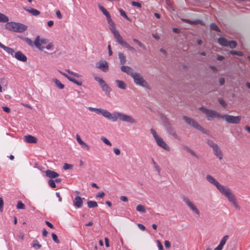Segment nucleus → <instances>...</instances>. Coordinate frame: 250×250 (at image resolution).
<instances>
[{
    "label": "nucleus",
    "mask_w": 250,
    "mask_h": 250,
    "mask_svg": "<svg viewBox=\"0 0 250 250\" xmlns=\"http://www.w3.org/2000/svg\"><path fill=\"white\" fill-rule=\"evenodd\" d=\"M52 81L56 84L58 88L62 89L64 88V85L61 83V82L56 78L52 79Z\"/></svg>",
    "instance_id": "30"
},
{
    "label": "nucleus",
    "mask_w": 250,
    "mask_h": 250,
    "mask_svg": "<svg viewBox=\"0 0 250 250\" xmlns=\"http://www.w3.org/2000/svg\"><path fill=\"white\" fill-rule=\"evenodd\" d=\"M120 199L123 202H127L128 201V198L127 197L125 196H121L120 197Z\"/></svg>",
    "instance_id": "62"
},
{
    "label": "nucleus",
    "mask_w": 250,
    "mask_h": 250,
    "mask_svg": "<svg viewBox=\"0 0 250 250\" xmlns=\"http://www.w3.org/2000/svg\"><path fill=\"white\" fill-rule=\"evenodd\" d=\"M99 8L100 10L102 12L103 14L106 17L107 16L109 15V12L106 10V9L102 5H99Z\"/></svg>",
    "instance_id": "34"
},
{
    "label": "nucleus",
    "mask_w": 250,
    "mask_h": 250,
    "mask_svg": "<svg viewBox=\"0 0 250 250\" xmlns=\"http://www.w3.org/2000/svg\"><path fill=\"white\" fill-rule=\"evenodd\" d=\"M157 243L159 250H163L164 248L161 242L159 240H157Z\"/></svg>",
    "instance_id": "54"
},
{
    "label": "nucleus",
    "mask_w": 250,
    "mask_h": 250,
    "mask_svg": "<svg viewBox=\"0 0 250 250\" xmlns=\"http://www.w3.org/2000/svg\"><path fill=\"white\" fill-rule=\"evenodd\" d=\"M48 42V40L45 38L40 39V36H37L34 41V45L40 50H43L44 47L42 46V44H46Z\"/></svg>",
    "instance_id": "14"
},
{
    "label": "nucleus",
    "mask_w": 250,
    "mask_h": 250,
    "mask_svg": "<svg viewBox=\"0 0 250 250\" xmlns=\"http://www.w3.org/2000/svg\"><path fill=\"white\" fill-rule=\"evenodd\" d=\"M136 210L140 212L144 213L146 211V207L142 205H139L136 207Z\"/></svg>",
    "instance_id": "32"
},
{
    "label": "nucleus",
    "mask_w": 250,
    "mask_h": 250,
    "mask_svg": "<svg viewBox=\"0 0 250 250\" xmlns=\"http://www.w3.org/2000/svg\"><path fill=\"white\" fill-rule=\"evenodd\" d=\"M150 132L152 134L155 140L160 137L158 136L157 132L153 129H150Z\"/></svg>",
    "instance_id": "47"
},
{
    "label": "nucleus",
    "mask_w": 250,
    "mask_h": 250,
    "mask_svg": "<svg viewBox=\"0 0 250 250\" xmlns=\"http://www.w3.org/2000/svg\"><path fill=\"white\" fill-rule=\"evenodd\" d=\"M109 29L112 33L114 34L115 39L116 42L122 45L123 46L127 48L128 50L131 51H135V49L134 47L131 46L128 43L125 42L123 39L119 32L116 30L114 23H112L109 24Z\"/></svg>",
    "instance_id": "2"
},
{
    "label": "nucleus",
    "mask_w": 250,
    "mask_h": 250,
    "mask_svg": "<svg viewBox=\"0 0 250 250\" xmlns=\"http://www.w3.org/2000/svg\"><path fill=\"white\" fill-rule=\"evenodd\" d=\"M206 179L209 183L214 185L222 194L225 193V192L229 188L227 187L221 185L219 182L210 175L208 174L206 176Z\"/></svg>",
    "instance_id": "5"
},
{
    "label": "nucleus",
    "mask_w": 250,
    "mask_h": 250,
    "mask_svg": "<svg viewBox=\"0 0 250 250\" xmlns=\"http://www.w3.org/2000/svg\"><path fill=\"white\" fill-rule=\"evenodd\" d=\"M119 12H120V13L121 14V15L122 16H123L124 18H125L126 20H128V21H130V19L129 18H128V17L127 16V15L126 14L125 12V11L122 9H120L119 10Z\"/></svg>",
    "instance_id": "42"
},
{
    "label": "nucleus",
    "mask_w": 250,
    "mask_h": 250,
    "mask_svg": "<svg viewBox=\"0 0 250 250\" xmlns=\"http://www.w3.org/2000/svg\"><path fill=\"white\" fill-rule=\"evenodd\" d=\"M228 238H229L228 235L224 236L223 237V238L221 239V240L220 242V244L219 245L223 247L225 245V244H226L227 241L228 240Z\"/></svg>",
    "instance_id": "38"
},
{
    "label": "nucleus",
    "mask_w": 250,
    "mask_h": 250,
    "mask_svg": "<svg viewBox=\"0 0 250 250\" xmlns=\"http://www.w3.org/2000/svg\"><path fill=\"white\" fill-rule=\"evenodd\" d=\"M3 110L6 113H9L10 112V109L8 107L3 106L2 107Z\"/></svg>",
    "instance_id": "63"
},
{
    "label": "nucleus",
    "mask_w": 250,
    "mask_h": 250,
    "mask_svg": "<svg viewBox=\"0 0 250 250\" xmlns=\"http://www.w3.org/2000/svg\"><path fill=\"white\" fill-rule=\"evenodd\" d=\"M191 155L193 156L196 157V158H198V155L195 153L194 151H193L192 150H191V151L189 152Z\"/></svg>",
    "instance_id": "64"
},
{
    "label": "nucleus",
    "mask_w": 250,
    "mask_h": 250,
    "mask_svg": "<svg viewBox=\"0 0 250 250\" xmlns=\"http://www.w3.org/2000/svg\"><path fill=\"white\" fill-rule=\"evenodd\" d=\"M219 82L220 85H223L225 84V80L224 78H221L219 80Z\"/></svg>",
    "instance_id": "58"
},
{
    "label": "nucleus",
    "mask_w": 250,
    "mask_h": 250,
    "mask_svg": "<svg viewBox=\"0 0 250 250\" xmlns=\"http://www.w3.org/2000/svg\"><path fill=\"white\" fill-rule=\"evenodd\" d=\"M104 195H105L104 192H99L97 194L96 198H99V197L103 198Z\"/></svg>",
    "instance_id": "55"
},
{
    "label": "nucleus",
    "mask_w": 250,
    "mask_h": 250,
    "mask_svg": "<svg viewBox=\"0 0 250 250\" xmlns=\"http://www.w3.org/2000/svg\"><path fill=\"white\" fill-rule=\"evenodd\" d=\"M113 151L115 153V154L117 155H119L120 154V150L118 148H114L113 149Z\"/></svg>",
    "instance_id": "60"
},
{
    "label": "nucleus",
    "mask_w": 250,
    "mask_h": 250,
    "mask_svg": "<svg viewBox=\"0 0 250 250\" xmlns=\"http://www.w3.org/2000/svg\"><path fill=\"white\" fill-rule=\"evenodd\" d=\"M56 16L59 19H61L62 18L61 13L59 10L56 11Z\"/></svg>",
    "instance_id": "61"
},
{
    "label": "nucleus",
    "mask_w": 250,
    "mask_h": 250,
    "mask_svg": "<svg viewBox=\"0 0 250 250\" xmlns=\"http://www.w3.org/2000/svg\"><path fill=\"white\" fill-rule=\"evenodd\" d=\"M59 71L61 74H62L63 76H64L65 78H66L70 82H71L79 86L82 85V82L77 81V80H76L75 78L68 75L66 73H65L59 70Z\"/></svg>",
    "instance_id": "17"
},
{
    "label": "nucleus",
    "mask_w": 250,
    "mask_h": 250,
    "mask_svg": "<svg viewBox=\"0 0 250 250\" xmlns=\"http://www.w3.org/2000/svg\"><path fill=\"white\" fill-rule=\"evenodd\" d=\"M218 42L223 46H227L228 41L224 37H220L218 39Z\"/></svg>",
    "instance_id": "27"
},
{
    "label": "nucleus",
    "mask_w": 250,
    "mask_h": 250,
    "mask_svg": "<svg viewBox=\"0 0 250 250\" xmlns=\"http://www.w3.org/2000/svg\"><path fill=\"white\" fill-rule=\"evenodd\" d=\"M229 53L231 55H237L238 56H242L243 55V53L241 51H239L231 50L230 51Z\"/></svg>",
    "instance_id": "39"
},
{
    "label": "nucleus",
    "mask_w": 250,
    "mask_h": 250,
    "mask_svg": "<svg viewBox=\"0 0 250 250\" xmlns=\"http://www.w3.org/2000/svg\"><path fill=\"white\" fill-rule=\"evenodd\" d=\"M52 237L54 241L56 243L58 244L60 243V241L56 234H55L54 233H52Z\"/></svg>",
    "instance_id": "50"
},
{
    "label": "nucleus",
    "mask_w": 250,
    "mask_h": 250,
    "mask_svg": "<svg viewBox=\"0 0 250 250\" xmlns=\"http://www.w3.org/2000/svg\"><path fill=\"white\" fill-rule=\"evenodd\" d=\"M23 141L27 143L35 144L37 142V139L31 135L24 136Z\"/></svg>",
    "instance_id": "19"
},
{
    "label": "nucleus",
    "mask_w": 250,
    "mask_h": 250,
    "mask_svg": "<svg viewBox=\"0 0 250 250\" xmlns=\"http://www.w3.org/2000/svg\"><path fill=\"white\" fill-rule=\"evenodd\" d=\"M191 24H194V25H197V24H201V25H204V22L202 20H196L195 21H191Z\"/></svg>",
    "instance_id": "43"
},
{
    "label": "nucleus",
    "mask_w": 250,
    "mask_h": 250,
    "mask_svg": "<svg viewBox=\"0 0 250 250\" xmlns=\"http://www.w3.org/2000/svg\"><path fill=\"white\" fill-rule=\"evenodd\" d=\"M218 102L219 104L224 107H226L227 105L225 101L222 98H219Z\"/></svg>",
    "instance_id": "46"
},
{
    "label": "nucleus",
    "mask_w": 250,
    "mask_h": 250,
    "mask_svg": "<svg viewBox=\"0 0 250 250\" xmlns=\"http://www.w3.org/2000/svg\"><path fill=\"white\" fill-rule=\"evenodd\" d=\"M222 195L227 197L229 201L231 202L236 209H240L239 206L236 203L235 196L229 188Z\"/></svg>",
    "instance_id": "10"
},
{
    "label": "nucleus",
    "mask_w": 250,
    "mask_h": 250,
    "mask_svg": "<svg viewBox=\"0 0 250 250\" xmlns=\"http://www.w3.org/2000/svg\"><path fill=\"white\" fill-rule=\"evenodd\" d=\"M13 57H15L16 59L22 62H25L27 61V57L26 56L23 54L21 51L17 52Z\"/></svg>",
    "instance_id": "18"
},
{
    "label": "nucleus",
    "mask_w": 250,
    "mask_h": 250,
    "mask_svg": "<svg viewBox=\"0 0 250 250\" xmlns=\"http://www.w3.org/2000/svg\"><path fill=\"white\" fill-rule=\"evenodd\" d=\"M73 204L77 208H81L83 204V199L79 196H76L73 201Z\"/></svg>",
    "instance_id": "22"
},
{
    "label": "nucleus",
    "mask_w": 250,
    "mask_h": 250,
    "mask_svg": "<svg viewBox=\"0 0 250 250\" xmlns=\"http://www.w3.org/2000/svg\"><path fill=\"white\" fill-rule=\"evenodd\" d=\"M106 20H107V23H108V24H111V23H113V22H114L113 21H112V19H111V17H110V14H109V15L107 16L106 17Z\"/></svg>",
    "instance_id": "53"
},
{
    "label": "nucleus",
    "mask_w": 250,
    "mask_h": 250,
    "mask_svg": "<svg viewBox=\"0 0 250 250\" xmlns=\"http://www.w3.org/2000/svg\"><path fill=\"white\" fill-rule=\"evenodd\" d=\"M76 139L78 143L81 146L83 149H84L87 151L89 150V146L81 139L80 136L78 134L76 135Z\"/></svg>",
    "instance_id": "21"
},
{
    "label": "nucleus",
    "mask_w": 250,
    "mask_h": 250,
    "mask_svg": "<svg viewBox=\"0 0 250 250\" xmlns=\"http://www.w3.org/2000/svg\"><path fill=\"white\" fill-rule=\"evenodd\" d=\"M182 199L183 201L190 208L191 210L194 212L196 214H200V212L199 210L197 209V208L193 204V203L192 201H191L188 197L183 195L182 196Z\"/></svg>",
    "instance_id": "13"
},
{
    "label": "nucleus",
    "mask_w": 250,
    "mask_h": 250,
    "mask_svg": "<svg viewBox=\"0 0 250 250\" xmlns=\"http://www.w3.org/2000/svg\"><path fill=\"white\" fill-rule=\"evenodd\" d=\"M94 79L95 81L99 83L102 90L104 91L107 95H109L111 90L110 86H109L102 78L98 77H95Z\"/></svg>",
    "instance_id": "12"
},
{
    "label": "nucleus",
    "mask_w": 250,
    "mask_h": 250,
    "mask_svg": "<svg viewBox=\"0 0 250 250\" xmlns=\"http://www.w3.org/2000/svg\"><path fill=\"white\" fill-rule=\"evenodd\" d=\"M138 228L142 230L145 231L146 230V227L142 224H138Z\"/></svg>",
    "instance_id": "57"
},
{
    "label": "nucleus",
    "mask_w": 250,
    "mask_h": 250,
    "mask_svg": "<svg viewBox=\"0 0 250 250\" xmlns=\"http://www.w3.org/2000/svg\"><path fill=\"white\" fill-rule=\"evenodd\" d=\"M210 29L212 30H214L218 32H220V30L215 23H212L210 25Z\"/></svg>",
    "instance_id": "35"
},
{
    "label": "nucleus",
    "mask_w": 250,
    "mask_h": 250,
    "mask_svg": "<svg viewBox=\"0 0 250 250\" xmlns=\"http://www.w3.org/2000/svg\"><path fill=\"white\" fill-rule=\"evenodd\" d=\"M164 244H165V246L166 248L167 249H169L171 246L170 242L167 240H166L165 241Z\"/></svg>",
    "instance_id": "56"
},
{
    "label": "nucleus",
    "mask_w": 250,
    "mask_h": 250,
    "mask_svg": "<svg viewBox=\"0 0 250 250\" xmlns=\"http://www.w3.org/2000/svg\"><path fill=\"white\" fill-rule=\"evenodd\" d=\"M25 208V205L21 201H19L17 205V208L18 209H24Z\"/></svg>",
    "instance_id": "40"
},
{
    "label": "nucleus",
    "mask_w": 250,
    "mask_h": 250,
    "mask_svg": "<svg viewBox=\"0 0 250 250\" xmlns=\"http://www.w3.org/2000/svg\"><path fill=\"white\" fill-rule=\"evenodd\" d=\"M65 71L67 72L69 74L72 75V76L76 77V78H80L81 77L80 75H79L78 73L74 72L69 69H65Z\"/></svg>",
    "instance_id": "41"
},
{
    "label": "nucleus",
    "mask_w": 250,
    "mask_h": 250,
    "mask_svg": "<svg viewBox=\"0 0 250 250\" xmlns=\"http://www.w3.org/2000/svg\"><path fill=\"white\" fill-rule=\"evenodd\" d=\"M48 185L52 188H55L56 187V185L55 182V181L53 179H50L48 180Z\"/></svg>",
    "instance_id": "45"
},
{
    "label": "nucleus",
    "mask_w": 250,
    "mask_h": 250,
    "mask_svg": "<svg viewBox=\"0 0 250 250\" xmlns=\"http://www.w3.org/2000/svg\"><path fill=\"white\" fill-rule=\"evenodd\" d=\"M183 119L189 125L193 127L202 131L204 133H207V130H205L203 127H202L194 119L190 118L187 116H184L183 117Z\"/></svg>",
    "instance_id": "7"
},
{
    "label": "nucleus",
    "mask_w": 250,
    "mask_h": 250,
    "mask_svg": "<svg viewBox=\"0 0 250 250\" xmlns=\"http://www.w3.org/2000/svg\"><path fill=\"white\" fill-rule=\"evenodd\" d=\"M0 47L2 48L5 52H6L8 54L14 56V50L13 49L9 47L8 46H6L3 45L0 42Z\"/></svg>",
    "instance_id": "24"
},
{
    "label": "nucleus",
    "mask_w": 250,
    "mask_h": 250,
    "mask_svg": "<svg viewBox=\"0 0 250 250\" xmlns=\"http://www.w3.org/2000/svg\"><path fill=\"white\" fill-rule=\"evenodd\" d=\"M207 144L212 148L213 154L220 160L223 159V154L222 151L219 147L218 145L215 143L213 141L209 139L207 140Z\"/></svg>",
    "instance_id": "6"
},
{
    "label": "nucleus",
    "mask_w": 250,
    "mask_h": 250,
    "mask_svg": "<svg viewBox=\"0 0 250 250\" xmlns=\"http://www.w3.org/2000/svg\"><path fill=\"white\" fill-rule=\"evenodd\" d=\"M118 57L121 64H124L126 63V57L123 53H119Z\"/></svg>",
    "instance_id": "28"
},
{
    "label": "nucleus",
    "mask_w": 250,
    "mask_h": 250,
    "mask_svg": "<svg viewBox=\"0 0 250 250\" xmlns=\"http://www.w3.org/2000/svg\"><path fill=\"white\" fill-rule=\"evenodd\" d=\"M87 206L89 208H95L98 207V204L96 201H88L87 202Z\"/></svg>",
    "instance_id": "33"
},
{
    "label": "nucleus",
    "mask_w": 250,
    "mask_h": 250,
    "mask_svg": "<svg viewBox=\"0 0 250 250\" xmlns=\"http://www.w3.org/2000/svg\"><path fill=\"white\" fill-rule=\"evenodd\" d=\"M31 246L36 250H39L42 248V245L40 244L37 240L33 241Z\"/></svg>",
    "instance_id": "29"
},
{
    "label": "nucleus",
    "mask_w": 250,
    "mask_h": 250,
    "mask_svg": "<svg viewBox=\"0 0 250 250\" xmlns=\"http://www.w3.org/2000/svg\"><path fill=\"white\" fill-rule=\"evenodd\" d=\"M73 166L72 165L65 163L63 166V168L65 170L70 169Z\"/></svg>",
    "instance_id": "49"
},
{
    "label": "nucleus",
    "mask_w": 250,
    "mask_h": 250,
    "mask_svg": "<svg viewBox=\"0 0 250 250\" xmlns=\"http://www.w3.org/2000/svg\"><path fill=\"white\" fill-rule=\"evenodd\" d=\"M5 28L8 30L18 33H22L27 29V26L23 24L16 22H6Z\"/></svg>",
    "instance_id": "3"
},
{
    "label": "nucleus",
    "mask_w": 250,
    "mask_h": 250,
    "mask_svg": "<svg viewBox=\"0 0 250 250\" xmlns=\"http://www.w3.org/2000/svg\"><path fill=\"white\" fill-rule=\"evenodd\" d=\"M121 70L123 72L126 73L127 75H130L131 77H132L135 73L131 67L126 65H123L121 66Z\"/></svg>",
    "instance_id": "20"
},
{
    "label": "nucleus",
    "mask_w": 250,
    "mask_h": 250,
    "mask_svg": "<svg viewBox=\"0 0 250 250\" xmlns=\"http://www.w3.org/2000/svg\"><path fill=\"white\" fill-rule=\"evenodd\" d=\"M157 145L167 151L170 150L169 146L166 144V143L163 140V139L159 137L156 140H155Z\"/></svg>",
    "instance_id": "15"
},
{
    "label": "nucleus",
    "mask_w": 250,
    "mask_h": 250,
    "mask_svg": "<svg viewBox=\"0 0 250 250\" xmlns=\"http://www.w3.org/2000/svg\"><path fill=\"white\" fill-rule=\"evenodd\" d=\"M199 109L206 115L208 121H211L214 118L221 119L222 115L215 110L208 109L203 106L200 107Z\"/></svg>",
    "instance_id": "4"
},
{
    "label": "nucleus",
    "mask_w": 250,
    "mask_h": 250,
    "mask_svg": "<svg viewBox=\"0 0 250 250\" xmlns=\"http://www.w3.org/2000/svg\"><path fill=\"white\" fill-rule=\"evenodd\" d=\"M162 120L163 122L164 126L166 128L167 132L175 138H177L178 136L174 128L172 127L168 119L165 116H162Z\"/></svg>",
    "instance_id": "8"
},
{
    "label": "nucleus",
    "mask_w": 250,
    "mask_h": 250,
    "mask_svg": "<svg viewBox=\"0 0 250 250\" xmlns=\"http://www.w3.org/2000/svg\"><path fill=\"white\" fill-rule=\"evenodd\" d=\"M30 46L33 47L34 45V42H33L32 41L27 37H24L22 38Z\"/></svg>",
    "instance_id": "36"
},
{
    "label": "nucleus",
    "mask_w": 250,
    "mask_h": 250,
    "mask_svg": "<svg viewBox=\"0 0 250 250\" xmlns=\"http://www.w3.org/2000/svg\"><path fill=\"white\" fill-rule=\"evenodd\" d=\"M45 174L46 177H49L51 179L57 178L59 176L58 173L49 169L45 171Z\"/></svg>",
    "instance_id": "23"
},
{
    "label": "nucleus",
    "mask_w": 250,
    "mask_h": 250,
    "mask_svg": "<svg viewBox=\"0 0 250 250\" xmlns=\"http://www.w3.org/2000/svg\"><path fill=\"white\" fill-rule=\"evenodd\" d=\"M101 140L106 145L111 146L112 145L111 143L110 142V141L105 137H102L101 138Z\"/></svg>",
    "instance_id": "44"
},
{
    "label": "nucleus",
    "mask_w": 250,
    "mask_h": 250,
    "mask_svg": "<svg viewBox=\"0 0 250 250\" xmlns=\"http://www.w3.org/2000/svg\"><path fill=\"white\" fill-rule=\"evenodd\" d=\"M115 83H116L118 87L121 89L125 90L126 88V84L123 81L116 80L115 81Z\"/></svg>",
    "instance_id": "26"
},
{
    "label": "nucleus",
    "mask_w": 250,
    "mask_h": 250,
    "mask_svg": "<svg viewBox=\"0 0 250 250\" xmlns=\"http://www.w3.org/2000/svg\"><path fill=\"white\" fill-rule=\"evenodd\" d=\"M152 163L154 166V167L155 168V169L157 170V171L158 172V173L160 172V168L159 167V166L157 164V163L154 161V160L152 159Z\"/></svg>",
    "instance_id": "48"
},
{
    "label": "nucleus",
    "mask_w": 250,
    "mask_h": 250,
    "mask_svg": "<svg viewBox=\"0 0 250 250\" xmlns=\"http://www.w3.org/2000/svg\"><path fill=\"white\" fill-rule=\"evenodd\" d=\"M221 119H224L226 122L229 124H239L241 118L240 116H233L230 115H222Z\"/></svg>",
    "instance_id": "11"
},
{
    "label": "nucleus",
    "mask_w": 250,
    "mask_h": 250,
    "mask_svg": "<svg viewBox=\"0 0 250 250\" xmlns=\"http://www.w3.org/2000/svg\"><path fill=\"white\" fill-rule=\"evenodd\" d=\"M45 223L47 225V226L49 227L50 228H51V229L54 228V226L51 223H50L49 221H45Z\"/></svg>",
    "instance_id": "59"
},
{
    "label": "nucleus",
    "mask_w": 250,
    "mask_h": 250,
    "mask_svg": "<svg viewBox=\"0 0 250 250\" xmlns=\"http://www.w3.org/2000/svg\"><path fill=\"white\" fill-rule=\"evenodd\" d=\"M131 4L132 5L136 6L138 8H141L142 7L141 4L140 3L135 1H131Z\"/></svg>",
    "instance_id": "51"
},
{
    "label": "nucleus",
    "mask_w": 250,
    "mask_h": 250,
    "mask_svg": "<svg viewBox=\"0 0 250 250\" xmlns=\"http://www.w3.org/2000/svg\"><path fill=\"white\" fill-rule=\"evenodd\" d=\"M3 201L2 198L0 197V211L2 212L3 211Z\"/></svg>",
    "instance_id": "52"
},
{
    "label": "nucleus",
    "mask_w": 250,
    "mask_h": 250,
    "mask_svg": "<svg viewBox=\"0 0 250 250\" xmlns=\"http://www.w3.org/2000/svg\"><path fill=\"white\" fill-rule=\"evenodd\" d=\"M237 46V43L233 41H228L227 46H229L231 48H234Z\"/></svg>",
    "instance_id": "37"
},
{
    "label": "nucleus",
    "mask_w": 250,
    "mask_h": 250,
    "mask_svg": "<svg viewBox=\"0 0 250 250\" xmlns=\"http://www.w3.org/2000/svg\"><path fill=\"white\" fill-rule=\"evenodd\" d=\"M9 21V18L6 15L1 13L0 12V22H6Z\"/></svg>",
    "instance_id": "31"
},
{
    "label": "nucleus",
    "mask_w": 250,
    "mask_h": 250,
    "mask_svg": "<svg viewBox=\"0 0 250 250\" xmlns=\"http://www.w3.org/2000/svg\"><path fill=\"white\" fill-rule=\"evenodd\" d=\"M96 67L104 72L108 71V65L105 61H101L96 63Z\"/></svg>",
    "instance_id": "16"
},
{
    "label": "nucleus",
    "mask_w": 250,
    "mask_h": 250,
    "mask_svg": "<svg viewBox=\"0 0 250 250\" xmlns=\"http://www.w3.org/2000/svg\"><path fill=\"white\" fill-rule=\"evenodd\" d=\"M132 78L133 79L134 82L136 84L148 88V85L147 83L144 80L141 74L135 72Z\"/></svg>",
    "instance_id": "9"
},
{
    "label": "nucleus",
    "mask_w": 250,
    "mask_h": 250,
    "mask_svg": "<svg viewBox=\"0 0 250 250\" xmlns=\"http://www.w3.org/2000/svg\"><path fill=\"white\" fill-rule=\"evenodd\" d=\"M23 9L26 11L28 12L29 13L31 14L32 15L35 16H38L40 14V12L34 8H28L27 7H24Z\"/></svg>",
    "instance_id": "25"
},
{
    "label": "nucleus",
    "mask_w": 250,
    "mask_h": 250,
    "mask_svg": "<svg viewBox=\"0 0 250 250\" xmlns=\"http://www.w3.org/2000/svg\"><path fill=\"white\" fill-rule=\"evenodd\" d=\"M88 109L91 112H94L97 114H101L107 119L116 122L118 120L120 121L125 122L130 124L136 123V121L131 116L125 114L121 112L114 111L112 113L106 110L103 109L101 108H95L92 107H88Z\"/></svg>",
    "instance_id": "1"
}]
</instances>
